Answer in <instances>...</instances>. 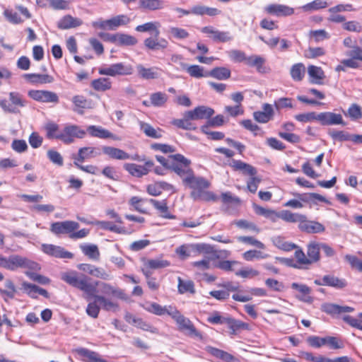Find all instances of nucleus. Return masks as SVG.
Listing matches in <instances>:
<instances>
[{"label": "nucleus", "instance_id": "774afa93", "mask_svg": "<svg viewBox=\"0 0 362 362\" xmlns=\"http://www.w3.org/2000/svg\"><path fill=\"white\" fill-rule=\"evenodd\" d=\"M274 107L277 110L293 108V99L291 98H280L274 101Z\"/></svg>", "mask_w": 362, "mask_h": 362}, {"label": "nucleus", "instance_id": "473e14b6", "mask_svg": "<svg viewBox=\"0 0 362 362\" xmlns=\"http://www.w3.org/2000/svg\"><path fill=\"white\" fill-rule=\"evenodd\" d=\"M136 70L139 76L144 79H155L158 77V68L156 67L145 68L142 64H138Z\"/></svg>", "mask_w": 362, "mask_h": 362}, {"label": "nucleus", "instance_id": "a19ab883", "mask_svg": "<svg viewBox=\"0 0 362 362\" xmlns=\"http://www.w3.org/2000/svg\"><path fill=\"white\" fill-rule=\"evenodd\" d=\"M168 99V95L163 92H156L150 95V103L154 107L164 106Z\"/></svg>", "mask_w": 362, "mask_h": 362}, {"label": "nucleus", "instance_id": "c03bdc74", "mask_svg": "<svg viewBox=\"0 0 362 362\" xmlns=\"http://www.w3.org/2000/svg\"><path fill=\"white\" fill-rule=\"evenodd\" d=\"M93 88L97 91H105L112 87V83L108 78H100L91 82Z\"/></svg>", "mask_w": 362, "mask_h": 362}, {"label": "nucleus", "instance_id": "c9c22d12", "mask_svg": "<svg viewBox=\"0 0 362 362\" xmlns=\"http://www.w3.org/2000/svg\"><path fill=\"white\" fill-rule=\"evenodd\" d=\"M137 39L130 35L124 33H116L115 43L119 46H132L137 43Z\"/></svg>", "mask_w": 362, "mask_h": 362}, {"label": "nucleus", "instance_id": "b1692460", "mask_svg": "<svg viewBox=\"0 0 362 362\" xmlns=\"http://www.w3.org/2000/svg\"><path fill=\"white\" fill-rule=\"evenodd\" d=\"M87 132L91 136L100 139H112L118 140V138L106 129L100 126L90 125L88 127Z\"/></svg>", "mask_w": 362, "mask_h": 362}, {"label": "nucleus", "instance_id": "6e6552de", "mask_svg": "<svg viewBox=\"0 0 362 362\" xmlns=\"http://www.w3.org/2000/svg\"><path fill=\"white\" fill-rule=\"evenodd\" d=\"M91 284L95 286V289L98 287V292L101 293V296H104L105 297H106V296H112L120 299L125 298V294L121 289L114 287L110 284L96 281L94 284Z\"/></svg>", "mask_w": 362, "mask_h": 362}, {"label": "nucleus", "instance_id": "6e6d98bb", "mask_svg": "<svg viewBox=\"0 0 362 362\" xmlns=\"http://www.w3.org/2000/svg\"><path fill=\"white\" fill-rule=\"evenodd\" d=\"M141 129L144 134L148 137L153 139H159L162 136L161 131L160 129H154L151 125L148 123H141Z\"/></svg>", "mask_w": 362, "mask_h": 362}, {"label": "nucleus", "instance_id": "1a4fd4ad", "mask_svg": "<svg viewBox=\"0 0 362 362\" xmlns=\"http://www.w3.org/2000/svg\"><path fill=\"white\" fill-rule=\"evenodd\" d=\"M317 121L323 126L345 125L341 115L332 112H324L317 114Z\"/></svg>", "mask_w": 362, "mask_h": 362}, {"label": "nucleus", "instance_id": "603ef678", "mask_svg": "<svg viewBox=\"0 0 362 362\" xmlns=\"http://www.w3.org/2000/svg\"><path fill=\"white\" fill-rule=\"evenodd\" d=\"M269 255L266 254L262 251L256 250H250L245 252L243 254V258L246 261H254L255 259H267Z\"/></svg>", "mask_w": 362, "mask_h": 362}, {"label": "nucleus", "instance_id": "4d7b16f0", "mask_svg": "<svg viewBox=\"0 0 362 362\" xmlns=\"http://www.w3.org/2000/svg\"><path fill=\"white\" fill-rule=\"evenodd\" d=\"M226 324L233 333L240 329H247L249 327L248 324L231 317H228Z\"/></svg>", "mask_w": 362, "mask_h": 362}, {"label": "nucleus", "instance_id": "a18cd8bd", "mask_svg": "<svg viewBox=\"0 0 362 362\" xmlns=\"http://www.w3.org/2000/svg\"><path fill=\"white\" fill-rule=\"evenodd\" d=\"M209 76L218 80H226L230 77V70L226 67H216L208 73Z\"/></svg>", "mask_w": 362, "mask_h": 362}, {"label": "nucleus", "instance_id": "f8f14e48", "mask_svg": "<svg viewBox=\"0 0 362 362\" xmlns=\"http://www.w3.org/2000/svg\"><path fill=\"white\" fill-rule=\"evenodd\" d=\"M145 47L151 51H163L168 47V41L159 35L154 34L153 36L146 38L144 41Z\"/></svg>", "mask_w": 362, "mask_h": 362}, {"label": "nucleus", "instance_id": "de8ad7c7", "mask_svg": "<svg viewBox=\"0 0 362 362\" xmlns=\"http://www.w3.org/2000/svg\"><path fill=\"white\" fill-rule=\"evenodd\" d=\"M78 353L80 356L86 358L85 361L86 362H107L101 358L98 353L86 349H81L78 351Z\"/></svg>", "mask_w": 362, "mask_h": 362}, {"label": "nucleus", "instance_id": "79ce46f5", "mask_svg": "<svg viewBox=\"0 0 362 362\" xmlns=\"http://www.w3.org/2000/svg\"><path fill=\"white\" fill-rule=\"evenodd\" d=\"M253 208H254L255 212L257 215L262 216L269 219L272 222L276 221L277 216H276V211H274L273 209H266V208H264V207L260 206L257 204H254Z\"/></svg>", "mask_w": 362, "mask_h": 362}, {"label": "nucleus", "instance_id": "dca6fc26", "mask_svg": "<svg viewBox=\"0 0 362 362\" xmlns=\"http://www.w3.org/2000/svg\"><path fill=\"white\" fill-rule=\"evenodd\" d=\"M214 113V110L209 107L201 105L194 110L187 111V117L192 120L209 119Z\"/></svg>", "mask_w": 362, "mask_h": 362}, {"label": "nucleus", "instance_id": "f257e3e1", "mask_svg": "<svg viewBox=\"0 0 362 362\" xmlns=\"http://www.w3.org/2000/svg\"><path fill=\"white\" fill-rule=\"evenodd\" d=\"M173 163L170 170L174 172L182 180L184 186L192 189L190 197L194 201L217 202L218 197L213 192L208 191L210 182L201 176H196L191 168V160L183 155H171Z\"/></svg>", "mask_w": 362, "mask_h": 362}, {"label": "nucleus", "instance_id": "4c0bfd02", "mask_svg": "<svg viewBox=\"0 0 362 362\" xmlns=\"http://www.w3.org/2000/svg\"><path fill=\"white\" fill-rule=\"evenodd\" d=\"M192 118L187 117V112L184 113L182 119H176L173 120L172 124L178 128L186 130H194L196 126L191 122Z\"/></svg>", "mask_w": 362, "mask_h": 362}, {"label": "nucleus", "instance_id": "338daca9", "mask_svg": "<svg viewBox=\"0 0 362 362\" xmlns=\"http://www.w3.org/2000/svg\"><path fill=\"white\" fill-rule=\"evenodd\" d=\"M132 323L138 328L151 333H157L158 330L156 327H152L141 318L133 317Z\"/></svg>", "mask_w": 362, "mask_h": 362}, {"label": "nucleus", "instance_id": "e433bc0d", "mask_svg": "<svg viewBox=\"0 0 362 362\" xmlns=\"http://www.w3.org/2000/svg\"><path fill=\"white\" fill-rule=\"evenodd\" d=\"M129 22L130 18L124 14L118 15L107 20L110 30H114L119 26L127 25Z\"/></svg>", "mask_w": 362, "mask_h": 362}, {"label": "nucleus", "instance_id": "864d4df0", "mask_svg": "<svg viewBox=\"0 0 362 362\" xmlns=\"http://www.w3.org/2000/svg\"><path fill=\"white\" fill-rule=\"evenodd\" d=\"M221 201L224 205L229 206H238L240 204V199L239 197L234 196L230 192H223L221 194Z\"/></svg>", "mask_w": 362, "mask_h": 362}, {"label": "nucleus", "instance_id": "c756f323", "mask_svg": "<svg viewBox=\"0 0 362 362\" xmlns=\"http://www.w3.org/2000/svg\"><path fill=\"white\" fill-rule=\"evenodd\" d=\"M276 221L281 218L288 223H300L303 214L298 213H293L288 210H283L281 212H276Z\"/></svg>", "mask_w": 362, "mask_h": 362}, {"label": "nucleus", "instance_id": "9d476101", "mask_svg": "<svg viewBox=\"0 0 362 362\" xmlns=\"http://www.w3.org/2000/svg\"><path fill=\"white\" fill-rule=\"evenodd\" d=\"M298 228L302 232L307 233H320L325 230V227L322 223L308 220L304 214L298 224Z\"/></svg>", "mask_w": 362, "mask_h": 362}, {"label": "nucleus", "instance_id": "3c124183", "mask_svg": "<svg viewBox=\"0 0 362 362\" xmlns=\"http://www.w3.org/2000/svg\"><path fill=\"white\" fill-rule=\"evenodd\" d=\"M83 253L90 259H98L100 257V252L96 245H81L80 246Z\"/></svg>", "mask_w": 362, "mask_h": 362}, {"label": "nucleus", "instance_id": "13d9d810", "mask_svg": "<svg viewBox=\"0 0 362 362\" xmlns=\"http://www.w3.org/2000/svg\"><path fill=\"white\" fill-rule=\"evenodd\" d=\"M321 310L327 315L334 316L341 314V305L334 303H325L321 305Z\"/></svg>", "mask_w": 362, "mask_h": 362}, {"label": "nucleus", "instance_id": "09e8293b", "mask_svg": "<svg viewBox=\"0 0 362 362\" xmlns=\"http://www.w3.org/2000/svg\"><path fill=\"white\" fill-rule=\"evenodd\" d=\"M178 292L181 294L189 292L190 293H194V282L191 280H183L181 277H178Z\"/></svg>", "mask_w": 362, "mask_h": 362}, {"label": "nucleus", "instance_id": "412c9836", "mask_svg": "<svg viewBox=\"0 0 362 362\" xmlns=\"http://www.w3.org/2000/svg\"><path fill=\"white\" fill-rule=\"evenodd\" d=\"M83 24L81 19L73 17L71 15L63 16L58 22L57 27L61 30H69L81 26Z\"/></svg>", "mask_w": 362, "mask_h": 362}, {"label": "nucleus", "instance_id": "72a5a7b5", "mask_svg": "<svg viewBox=\"0 0 362 362\" xmlns=\"http://www.w3.org/2000/svg\"><path fill=\"white\" fill-rule=\"evenodd\" d=\"M308 73L312 78L313 83L321 84L322 80L325 77V73L321 67L310 65L308 68Z\"/></svg>", "mask_w": 362, "mask_h": 362}, {"label": "nucleus", "instance_id": "9b49d317", "mask_svg": "<svg viewBox=\"0 0 362 362\" xmlns=\"http://www.w3.org/2000/svg\"><path fill=\"white\" fill-rule=\"evenodd\" d=\"M153 166V163L151 160H147L144 165H137L135 163H125L124 168L132 176L136 177H141L147 175Z\"/></svg>", "mask_w": 362, "mask_h": 362}, {"label": "nucleus", "instance_id": "0e129e2a", "mask_svg": "<svg viewBox=\"0 0 362 362\" xmlns=\"http://www.w3.org/2000/svg\"><path fill=\"white\" fill-rule=\"evenodd\" d=\"M229 58L235 63L245 62L247 55L239 49H232L228 52Z\"/></svg>", "mask_w": 362, "mask_h": 362}, {"label": "nucleus", "instance_id": "aec40b11", "mask_svg": "<svg viewBox=\"0 0 362 362\" xmlns=\"http://www.w3.org/2000/svg\"><path fill=\"white\" fill-rule=\"evenodd\" d=\"M266 11L276 16H288L294 13V9L286 5L283 4H270L265 8Z\"/></svg>", "mask_w": 362, "mask_h": 362}, {"label": "nucleus", "instance_id": "39448f33", "mask_svg": "<svg viewBox=\"0 0 362 362\" xmlns=\"http://www.w3.org/2000/svg\"><path fill=\"white\" fill-rule=\"evenodd\" d=\"M86 134V132L79 126L69 124L60 131L59 140L65 144H70L74 143L76 139H83Z\"/></svg>", "mask_w": 362, "mask_h": 362}, {"label": "nucleus", "instance_id": "8fccbe9b", "mask_svg": "<svg viewBox=\"0 0 362 362\" xmlns=\"http://www.w3.org/2000/svg\"><path fill=\"white\" fill-rule=\"evenodd\" d=\"M59 125L53 122H49L45 125L46 131V136L48 139H59L60 131H59Z\"/></svg>", "mask_w": 362, "mask_h": 362}, {"label": "nucleus", "instance_id": "49530a36", "mask_svg": "<svg viewBox=\"0 0 362 362\" xmlns=\"http://www.w3.org/2000/svg\"><path fill=\"white\" fill-rule=\"evenodd\" d=\"M305 73V67L303 64L298 63L291 66V76L295 81H300L303 80Z\"/></svg>", "mask_w": 362, "mask_h": 362}, {"label": "nucleus", "instance_id": "052dcab7", "mask_svg": "<svg viewBox=\"0 0 362 362\" xmlns=\"http://www.w3.org/2000/svg\"><path fill=\"white\" fill-rule=\"evenodd\" d=\"M342 28L349 32L362 33V24L357 21H349L342 24Z\"/></svg>", "mask_w": 362, "mask_h": 362}, {"label": "nucleus", "instance_id": "ddd939ff", "mask_svg": "<svg viewBox=\"0 0 362 362\" xmlns=\"http://www.w3.org/2000/svg\"><path fill=\"white\" fill-rule=\"evenodd\" d=\"M102 151L105 155L107 156L111 159L121 160L129 159L136 160L138 157L137 155L132 156L124 151L112 146H102Z\"/></svg>", "mask_w": 362, "mask_h": 362}, {"label": "nucleus", "instance_id": "ea45409f", "mask_svg": "<svg viewBox=\"0 0 362 362\" xmlns=\"http://www.w3.org/2000/svg\"><path fill=\"white\" fill-rule=\"evenodd\" d=\"M159 27V22L151 21L142 25H137L135 30L136 31L140 33L153 32L154 34L160 35Z\"/></svg>", "mask_w": 362, "mask_h": 362}, {"label": "nucleus", "instance_id": "4be33fe9", "mask_svg": "<svg viewBox=\"0 0 362 362\" xmlns=\"http://www.w3.org/2000/svg\"><path fill=\"white\" fill-rule=\"evenodd\" d=\"M189 247L192 250L197 252L199 254L208 255L206 257H209L211 259H215L219 257L214 247L209 244L196 243L190 245Z\"/></svg>", "mask_w": 362, "mask_h": 362}, {"label": "nucleus", "instance_id": "4468645a", "mask_svg": "<svg viewBox=\"0 0 362 362\" xmlns=\"http://www.w3.org/2000/svg\"><path fill=\"white\" fill-rule=\"evenodd\" d=\"M202 32L209 35L215 42H226L233 39L229 32L219 31L212 26H205L202 28Z\"/></svg>", "mask_w": 362, "mask_h": 362}, {"label": "nucleus", "instance_id": "2eb2a0df", "mask_svg": "<svg viewBox=\"0 0 362 362\" xmlns=\"http://www.w3.org/2000/svg\"><path fill=\"white\" fill-rule=\"evenodd\" d=\"M42 247V251L45 253L55 257L71 259L74 257V255L71 252L64 250V249L60 246L51 244H43Z\"/></svg>", "mask_w": 362, "mask_h": 362}, {"label": "nucleus", "instance_id": "bf43d9fd", "mask_svg": "<svg viewBox=\"0 0 362 362\" xmlns=\"http://www.w3.org/2000/svg\"><path fill=\"white\" fill-rule=\"evenodd\" d=\"M170 265V262L167 260L161 259H148L146 263L145 266L148 269H158L164 267H167Z\"/></svg>", "mask_w": 362, "mask_h": 362}, {"label": "nucleus", "instance_id": "e2e57ef3", "mask_svg": "<svg viewBox=\"0 0 362 362\" xmlns=\"http://www.w3.org/2000/svg\"><path fill=\"white\" fill-rule=\"evenodd\" d=\"M327 6L326 1L322 0H314L313 1L308 3L302 6V9L304 11H313L320 8H324Z\"/></svg>", "mask_w": 362, "mask_h": 362}, {"label": "nucleus", "instance_id": "f704fd0d", "mask_svg": "<svg viewBox=\"0 0 362 362\" xmlns=\"http://www.w3.org/2000/svg\"><path fill=\"white\" fill-rule=\"evenodd\" d=\"M294 196H296L297 198H298L300 202L303 203H310V202H313L315 199H317L318 201L330 204L329 201H328L325 197L317 194V193H304V194H300V193H296L293 194Z\"/></svg>", "mask_w": 362, "mask_h": 362}, {"label": "nucleus", "instance_id": "393cba45", "mask_svg": "<svg viewBox=\"0 0 362 362\" xmlns=\"http://www.w3.org/2000/svg\"><path fill=\"white\" fill-rule=\"evenodd\" d=\"M205 350L214 357L221 359L226 362H240L238 358L234 357L232 354L223 350L211 346H207L205 348Z\"/></svg>", "mask_w": 362, "mask_h": 362}, {"label": "nucleus", "instance_id": "a878e982", "mask_svg": "<svg viewBox=\"0 0 362 362\" xmlns=\"http://www.w3.org/2000/svg\"><path fill=\"white\" fill-rule=\"evenodd\" d=\"M265 59L259 55L252 54L247 56L245 64L251 67H255L259 73L264 74L267 72V69L264 66Z\"/></svg>", "mask_w": 362, "mask_h": 362}, {"label": "nucleus", "instance_id": "680f3d73", "mask_svg": "<svg viewBox=\"0 0 362 362\" xmlns=\"http://www.w3.org/2000/svg\"><path fill=\"white\" fill-rule=\"evenodd\" d=\"M95 225L99 226L101 228L107 230L117 233H121L123 232V229L115 225L112 222L105 221H96L94 223Z\"/></svg>", "mask_w": 362, "mask_h": 362}, {"label": "nucleus", "instance_id": "6ab92c4d", "mask_svg": "<svg viewBox=\"0 0 362 362\" xmlns=\"http://www.w3.org/2000/svg\"><path fill=\"white\" fill-rule=\"evenodd\" d=\"M291 287L300 293V295L296 296L299 300L307 303H312L313 302V298L310 296L311 288L307 285L293 282L291 284Z\"/></svg>", "mask_w": 362, "mask_h": 362}, {"label": "nucleus", "instance_id": "2f4dec72", "mask_svg": "<svg viewBox=\"0 0 362 362\" xmlns=\"http://www.w3.org/2000/svg\"><path fill=\"white\" fill-rule=\"evenodd\" d=\"M325 286L334 287L337 289H342L347 286V282L344 279H339L334 275H325Z\"/></svg>", "mask_w": 362, "mask_h": 362}, {"label": "nucleus", "instance_id": "423d86ee", "mask_svg": "<svg viewBox=\"0 0 362 362\" xmlns=\"http://www.w3.org/2000/svg\"><path fill=\"white\" fill-rule=\"evenodd\" d=\"M100 75L115 76L117 75H131L133 73V68L131 65H125L123 63H116L107 67H102L98 69Z\"/></svg>", "mask_w": 362, "mask_h": 362}, {"label": "nucleus", "instance_id": "69168bd1", "mask_svg": "<svg viewBox=\"0 0 362 362\" xmlns=\"http://www.w3.org/2000/svg\"><path fill=\"white\" fill-rule=\"evenodd\" d=\"M169 33L177 40H185L189 36V33L185 29L178 27L170 28Z\"/></svg>", "mask_w": 362, "mask_h": 362}, {"label": "nucleus", "instance_id": "7ed1b4c3", "mask_svg": "<svg viewBox=\"0 0 362 362\" xmlns=\"http://www.w3.org/2000/svg\"><path fill=\"white\" fill-rule=\"evenodd\" d=\"M0 267L10 271H16L18 268L28 269L32 271L40 269V267L37 262L18 255H10L8 257L0 255Z\"/></svg>", "mask_w": 362, "mask_h": 362}, {"label": "nucleus", "instance_id": "20e7f679", "mask_svg": "<svg viewBox=\"0 0 362 362\" xmlns=\"http://www.w3.org/2000/svg\"><path fill=\"white\" fill-rule=\"evenodd\" d=\"M170 316L176 322L180 331L185 332L190 337L203 339L202 333L196 329L192 321L182 315L177 308L173 309L170 313Z\"/></svg>", "mask_w": 362, "mask_h": 362}, {"label": "nucleus", "instance_id": "bb28decb", "mask_svg": "<svg viewBox=\"0 0 362 362\" xmlns=\"http://www.w3.org/2000/svg\"><path fill=\"white\" fill-rule=\"evenodd\" d=\"M180 66L193 78H200L209 76V72H205L204 68L199 65H188L186 63L180 62Z\"/></svg>", "mask_w": 362, "mask_h": 362}, {"label": "nucleus", "instance_id": "0eeeda50", "mask_svg": "<svg viewBox=\"0 0 362 362\" xmlns=\"http://www.w3.org/2000/svg\"><path fill=\"white\" fill-rule=\"evenodd\" d=\"M78 223L74 221H65L54 222L50 226V231L57 235L71 234L72 232L78 229Z\"/></svg>", "mask_w": 362, "mask_h": 362}, {"label": "nucleus", "instance_id": "f3484780", "mask_svg": "<svg viewBox=\"0 0 362 362\" xmlns=\"http://www.w3.org/2000/svg\"><path fill=\"white\" fill-rule=\"evenodd\" d=\"M101 150L98 147H82L78 149L77 155H73L74 160L84 161L86 159L100 156Z\"/></svg>", "mask_w": 362, "mask_h": 362}, {"label": "nucleus", "instance_id": "a211bd4d", "mask_svg": "<svg viewBox=\"0 0 362 362\" xmlns=\"http://www.w3.org/2000/svg\"><path fill=\"white\" fill-rule=\"evenodd\" d=\"M262 111H256L253 112L254 119L259 123H267L272 119L274 112L272 105L264 103L262 106Z\"/></svg>", "mask_w": 362, "mask_h": 362}, {"label": "nucleus", "instance_id": "c85d7f7f", "mask_svg": "<svg viewBox=\"0 0 362 362\" xmlns=\"http://www.w3.org/2000/svg\"><path fill=\"white\" fill-rule=\"evenodd\" d=\"M148 202L158 211L160 216L168 219H175V216L170 214L166 200L158 201L150 199Z\"/></svg>", "mask_w": 362, "mask_h": 362}, {"label": "nucleus", "instance_id": "5701e85b", "mask_svg": "<svg viewBox=\"0 0 362 362\" xmlns=\"http://www.w3.org/2000/svg\"><path fill=\"white\" fill-rule=\"evenodd\" d=\"M320 242L310 241L307 245V255L310 259V264L318 262L320 260Z\"/></svg>", "mask_w": 362, "mask_h": 362}, {"label": "nucleus", "instance_id": "37998d69", "mask_svg": "<svg viewBox=\"0 0 362 362\" xmlns=\"http://www.w3.org/2000/svg\"><path fill=\"white\" fill-rule=\"evenodd\" d=\"M25 77L32 83H50L54 81V78L48 74H27Z\"/></svg>", "mask_w": 362, "mask_h": 362}, {"label": "nucleus", "instance_id": "f03ea898", "mask_svg": "<svg viewBox=\"0 0 362 362\" xmlns=\"http://www.w3.org/2000/svg\"><path fill=\"white\" fill-rule=\"evenodd\" d=\"M61 279L71 286L83 291V297L86 300L93 299L88 303L86 310L89 317L96 319L101 308L107 311L118 308L117 303L104 296L95 293V286L89 282L90 278L87 276L79 274L75 270H70L63 272Z\"/></svg>", "mask_w": 362, "mask_h": 362}, {"label": "nucleus", "instance_id": "7c9ffc66", "mask_svg": "<svg viewBox=\"0 0 362 362\" xmlns=\"http://www.w3.org/2000/svg\"><path fill=\"white\" fill-rule=\"evenodd\" d=\"M175 308V307L171 305L162 306L156 303H151L146 307L147 311L159 316L164 315H168L170 316V313H171L173 309Z\"/></svg>", "mask_w": 362, "mask_h": 362}, {"label": "nucleus", "instance_id": "cd10ccee", "mask_svg": "<svg viewBox=\"0 0 362 362\" xmlns=\"http://www.w3.org/2000/svg\"><path fill=\"white\" fill-rule=\"evenodd\" d=\"M230 166L235 170L241 171L245 175L253 176L257 174V170L252 165L246 163L240 160H233Z\"/></svg>", "mask_w": 362, "mask_h": 362}, {"label": "nucleus", "instance_id": "58836bf2", "mask_svg": "<svg viewBox=\"0 0 362 362\" xmlns=\"http://www.w3.org/2000/svg\"><path fill=\"white\" fill-rule=\"evenodd\" d=\"M139 6L144 9L156 11L163 8L164 2L163 0H140Z\"/></svg>", "mask_w": 362, "mask_h": 362}, {"label": "nucleus", "instance_id": "5fc2aeb1", "mask_svg": "<svg viewBox=\"0 0 362 362\" xmlns=\"http://www.w3.org/2000/svg\"><path fill=\"white\" fill-rule=\"evenodd\" d=\"M274 244L279 249L286 252H289L298 247V246L295 243L285 241L280 237H277L274 240Z\"/></svg>", "mask_w": 362, "mask_h": 362}]
</instances>
